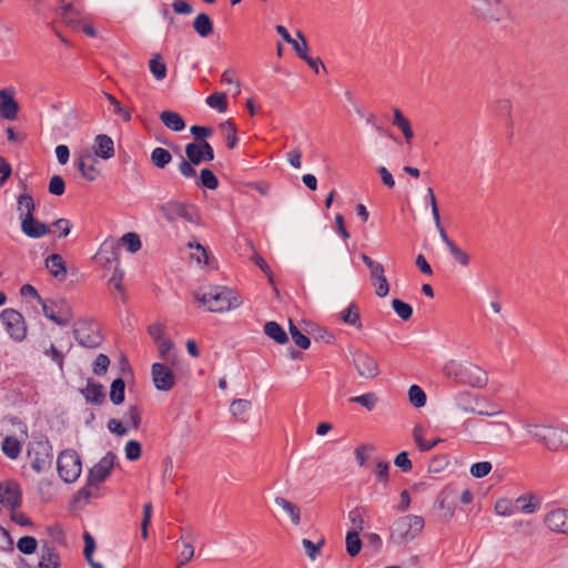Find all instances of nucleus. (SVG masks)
I'll return each instance as SVG.
<instances>
[{"label":"nucleus","instance_id":"obj_1","mask_svg":"<svg viewBox=\"0 0 568 568\" xmlns=\"http://www.w3.org/2000/svg\"><path fill=\"white\" fill-rule=\"evenodd\" d=\"M527 435L536 444L548 452L559 453L568 450V428L565 425L527 422L523 425Z\"/></svg>","mask_w":568,"mask_h":568},{"label":"nucleus","instance_id":"obj_2","mask_svg":"<svg viewBox=\"0 0 568 568\" xmlns=\"http://www.w3.org/2000/svg\"><path fill=\"white\" fill-rule=\"evenodd\" d=\"M195 298L210 312H226L242 304L241 296L225 286H210L195 293Z\"/></svg>","mask_w":568,"mask_h":568},{"label":"nucleus","instance_id":"obj_3","mask_svg":"<svg viewBox=\"0 0 568 568\" xmlns=\"http://www.w3.org/2000/svg\"><path fill=\"white\" fill-rule=\"evenodd\" d=\"M116 460L113 452H108L92 468L89 470L87 485L79 489L75 500L89 501L91 498L99 497V486L111 475Z\"/></svg>","mask_w":568,"mask_h":568},{"label":"nucleus","instance_id":"obj_4","mask_svg":"<svg viewBox=\"0 0 568 568\" xmlns=\"http://www.w3.org/2000/svg\"><path fill=\"white\" fill-rule=\"evenodd\" d=\"M443 373L446 377L453 378L455 382L469 385L471 387L481 388L487 384V374L479 366L471 363H460L450 359L445 363Z\"/></svg>","mask_w":568,"mask_h":568},{"label":"nucleus","instance_id":"obj_5","mask_svg":"<svg viewBox=\"0 0 568 568\" xmlns=\"http://www.w3.org/2000/svg\"><path fill=\"white\" fill-rule=\"evenodd\" d=\"M424 527L425 520L422 516H400L389 527V541L397 546H406L422 534Z\"/></svg>","mask_w":568,"mask_h":568},{"label":"nucleus","instance_id":"obj_6","mask_svg":"<svg viewBox=\"0 0 568 568\" xmlns=\"http://www.w3.org/2000/svg\"><path fill=\"white\" fill-rule=\"evenodd\" d=\"M158 211L169 223H175L181 220L193 225L202 224L197 207L189 202L171 199L160 203Z\"/></svg>","mask_w":568,"mask_h":568},{"label":"nucleus","instance_id":"obj_7","mask_svg":"<svg viewBox=\"0 0 568 568\" xmlns=\"http://www.w3.org/2000/svg\"><path fill=\"white\" fill-rule=\"evenodd\" d=\"M470 13L486 23L511 20V13L504 0H471Z\"/></svg>","mask_w":568,"mask_h":568},{"label":"nucleus","instance_id":"obj_8","mask_svg":"<svg viewBox=\"0 0 568 568\" xmlns=\"http://www.w3.org/2000/svg\"><path fill=\"white\" fill-rule=\"evenodd\" d=\"M57 466L61 479L65 483H74L82 473L81 458L73 449H65L60 453Z\"/></svg>","mask_w":568,"mask_h":568},{"label":"nucleus","instance_id":"obj_9","mask_svg":"<svg viewBox=\"0 0 568 568\" xmlns=\"http://www.w3.org/2000/svg\"><path fill=\"white\" fill-rule=\"evenodd\" d=\"M0 318L6 331L17 342H22L27 336V325L22 314L13 308H6L1 312Z\"/></svg>","mask_w":568,"mask_h":568},{"label":"nucleus","instance_id":"obj_10","mask_svg":"<svg viewBox=\"0 0 568 568\" xmlns=\"http://www.w3.org/2000/svg\"><path fill=\"white\" fill-rule=\"evenodd\" d=\"M27 454L32 469L37 473H41L51 466L52 452L47 442L31 443Z\"/></svg>","mask_w":568,"mask_h":568},{"label":"nucleus","instance_id":"obj_11","mask_svg":"<svg viewBox=\"0 0 568 568\" xmlns=\"http://www.w3.org/2000/svg\"><path fill=\"white\" fill-rule=\"evenodd\" d=\"M73 335L80 345L89 348H95L102 342L98 327L88 322H78Z\"/></svg>","mask_w":568,"mask_h":568},{"label":"nucleus","instance_id":"obj_12","mask_svg":"<svg viewBox=\"0 0 568 568\" xmlns=\"http://www.w3.org/2000/svg\"><path fill=\"white\" fill-rule=\"evenodd\" d=\"M42 306L43 314L50 321L59 326H68L71 322L70 310L63 301L55 302L45 300L40 304Z\"/></svg>","mask_w":568,"mask_h":568},{"label":"nucleus","instance_id":"obj_13","mask_svg":"<svg viewBox=\"0 0 568 568\" xmlns=\"http://www.w3.org/2000/svg\"><path fill=\"white\" fill-rule=\"evenodd\" d=\"M544 525L551 532L568 536V509L554 508L547 511L542 519Z\"/></svg>","mask_w":568,"mask_h":568},{"label":"nucleus","instance_id":"obj_14","mask_svg":"<svg viewBox=\"0 0 568 568\" xmlns=\"http://www.w3.org/2000/svg\"><path fill=\"white\" fill-rule=\"evenodd\" d=\"M22 501V491L18 483H0V504L10 510L20 508Z\"/></svg>","mask_w":568,"mask_h":568},{"label":"nucleus","instance_id":"obj_15","mask_svg":"<svg viewBox=\"0 0 568 568\" xmlns=\"http://www.w3.org/2000/svg\"><path fill=\"white\" fill-rule=\"evenodd\" d=\"M353 362L358 375L363 378L371 379L379 373L376 359L365 352H356Z\"/></svg>","mask_w":568,"mask_h":568},{"label":"nucleus","instance_id":"obj_16","mask_svg":"<svg viewBox=\"0 0 568 568\" xmlns=\"http://www.w3.org/2000/svg\"><path fill=\"white\" fill-rule=\"evenodd\" d=\"M152 378L156 389L168 392L175 385V376L173 372L161 363L152 365Z\"/></svg>","mask_w":568,"mask_h":568},{"label":"nucleus","instance_id":"obj_17","mask_svg":"<svg viewBox=\"0 0 568 568\" xmlns=\"http://www.w3.org/2000/svg\"><path fill=\"white\" fill-rule=\"evenodd\" d=\"M18 112L19 104L13 98L12 90H0V116L9 121H14L18 116Z\"/></svg>","mask_w":568,"mask_h":568},{"label":"nucleus","instance_id":"obj_18","mask_svg":"<svg viewBox=\"0 0 568 568\" xmlns=\"http://www.w3.org/2000/svg\"><path fill=\"white\" fill-rule=\"evenodd\" d=\"M541 506V498L535 493H527L520 495L515 500L516 511L524 514H534Z\"/></svg>","mask_w":568,"mask_h":568},{"label":"nucleus","instance_id":"obj_19","mask_svg":"<svg viewBox=\"0 0 568 568\" xmlns=\"http://www.w3.org/2000/svg\"><path fill=\"white\" fill-rule=\"evenodd\" d=\"M93 151L95 156L109 160L114 156L113 140L106 134H98L94 139Z\"/></svg>","mask_w":568,"mask_h":568},{"label":"nucleus","instance_id":"obj_20","mask_svg":"<svg viewBox=\"0 0 568 568\" xmlns=\"http://www.w3.org/2000/svg\"><path fill=\"white\" fill-rule=\"evenodd\" d=\"M97 162V159L89 153L80 155L78 160V169L88 181H95L100 174Z\"/></svg>","mask_w":568,"mask_h":568},{"label":"nucleus","instance_id":"obj_21","mask_svg":"<svg viewBox=\"0 0 568 568\" xmlns=\"http://www.w3.org/2000/svg\"><path fill=\"white\" fill-rule=\"evenodd\" d=\"M21 231L29 237L39 239L50 233L49 226L34 217L21 222Z\"/></svg>","mask_w":568,"mask_h":568},{"label":"nucleus","instance_id":"obj_22","mask_svg":"<svg viewBox=\"0 0 568 568\" xmlns=\"http://www.w3.org/2000/svg\"><path fill=\"white\" fill-rule=\"evenodd\" d=\"M45 267L49 270L50 274L62 281L67 276V266L65 262L60 254H51L45 258Z\"/></svg>","mask_w":568,"mask_h":568},{"label":"nucleus","instance_id":"obj_23","mask_svg":"<svg viewBox=\"0 0 568 568\" xmlns=\"http://www.w3.org/2000/svg\"><path fill=\"white\" fill-rule=\"evenodd\" d=\"M274 503L290 517L293 525L301 524V508L297 505L280 496L275 497Z\"/></svg>","mask_w":568,"mask_h":568},{"label":"nucleus","instance_id":"obj_24","mask_svg":"<svg viewBox=\"0 0 568 568\" xmlns=\"http://www.w3.org/2000/svg\"><path fill=\"white\" fill-rule=\"evenodd\" d=\"M392 123H393V125L397 126L402 131L406 142L410 143V141L414 138V132H413L410 122L403 114V112L399 109H397V108L393 110Z\"/></svg>","mask_w":568,"mask_h":568},{"label":"nucleus","instance_id":"obj_25","mask_svg":"<svg viewBox=\"0 0 568 568\" xmlns=\"http://www.w3.org/2000/svg\"><path fill=\"white\" fill-rule=\"evenodd\" d=\"M18 211L21 222L33 217L36 204L33 197L30 194L24 193L18 197Z\"/></svg>","mask_w":568,"mask_h":568},{"label":"nucleus","instance_id":"obj_26","mask_svg":"<svg viewBox=\"0 0 568 568\" xmlns=\"http://www.w3.org/2000/svg\"><path fill=\"white\" fill-rule=\"evenodd\" d=\"M85 400L91 404H101L104 399L103 386L99 383L89 381L85 388L82 389Z\"/></svg>","mask_w":568,"mask_h":568},{"label":"nucleus","instance_id":"obj_27","mask_svg":"<svg viewBox=\"0 0 568 568\" xmlns=\"http://www.w3.org/2000/svg\"><path fill=\"white\" fill-rule=\"evenodd\" d=\"M193 28L195 32L202 37L207 38L213 33V22L209 14L206 13H199L194 21H193Z\"/></svg>","mask_w":568,"mask_h":568},{"label":"nucleus","instance_id":"obj_28","mask_svg":"<svg viewBox=\"0 0 568 568\" xmlns=\"http://www.w3.org/2000/svg\"><path fill=\"white\" fill-rule=\"evenodd\" d=\"M119 255V243L114 240L105 241L100 248L98 258L103 263H111L112 261L118 262Z\"/></svg>","mask_w":568,"mask_h":568},{"label":"nucleus","instance_id":"obj_29","mask_svg":"<svg viewBox=\"0 0 568 568\" xmlns=\"http://www.w3.org/2000/svg\"><path fill=\"white\" fill-rule=\"evenodd\" d=\"M163 124L172 131L180 132L185 128V122L182 116L173 111H163L160 115Z\"/></svg>","mask_w":568,"mask_h":568},{"label":"nucleus","instance_id":"obj_30","mask_svg":"<svg viewBox=\"0 0 568 568\" xmlns=\"http://www.w3.org/2000/svg\"><path fill=\"white\" fill-rule=\"evenodd\" d=\"M39 568H60V558L53 548H42Z\"/></svg>","mask_w":568,"mask_h":568},{"label":"nucleus","instance_id":"obj_31","mask_svg":"<svg viewBox=\"0 0 568 568\" xmlns=\"http://www.w3.org/2000/svg\"><path fill=\"white\" fill-rule=\"evenodd\" d=\"M149 68L151 73L158 81H162L166 78L168 68L161 54H153L152 59L149 62Z\"/></svg>","mask_w":568,"mask_h":568},{"label":"nucleus","instance_id":"obj_32","mask_svg":"<svg viewBox=\"0 0 568 568\" xmlns=\"http://www.w3.org/2000/svg\"><path fill=\"white\" fill-rule=\"evenodd\" d=\"M264 333L278 344H285L288 341L285 331L276 322H267L264 325Z\"/></svg>","mask_w":568,"mask_h":568},{"label":"nucleus","instance_id":"obj_33","mask_svg":"<svg viewBox=\"0 0 568 568\" xmlns=\"http://www.w3.org/2000/svg\"><path fill=\"white\" fill-rule=\"evenodd\" d=\"M2 452L10 459H17L21 453V443L12 436H7L2 442Z\"/></svg>","mask_w":568,"mask_h":568},{"label":"nucleus","instance_id":"obj_34","mask_svg":"<svg viewBox=\"0 0 568 568\" xmlns=\"http://www.w3.org/2000/svg\"><path fill=\"white\" fill-rule=\"evenodd\" d=\"M84 540V556L88 560L91 568H103V565L101 562L94 561L92 558L93 551L95 549V540L94 538L89 534L84 532L83 535Z\"/></svg>","mask_w":568,"mask_h":568},{"label":"nucleus","instance_id":"obj_35","mask_svg":"<svg viewBox=\"0 0 568 568\" xmlns=\"http://www.w3.org/2000/svg\"><path fill=\"white\" fill-rule=\"evenodd\" d=\"M171 160V153L163 148H155L151 153V162L158 169H164Z\"/></svg>","mask_w":568,"mask_h":568},{"label":"nucleus","instance_id":"obj_36","mask_svg":"<svg viewBox=\"0 0 568 568\" xmlns=\"http://www.w3.org/2000/svg\"><path fill=\"white\" fill-rule=\"evenodd\" d=\"M341 320L344 323H346L348 325H353V326H355L357 328L362 327L361 316H359L358 308L353 303L345 311H343L341 313Z\"/></svg>","mask_w":568,"mask_h":568},{"label":"nucleus","instance_id":"obj_37","mask_svg":"<svg viewBox=\"0 0 568 568\" xmlns=\"http://www.w3.org/2000/svg\"><path fill=\"white\" fill-rule=\"evenodd\" d=\"M346 551L351 557H355L359 554L362 549V540L359 538V532L348 531L345 538Z\"/></svg>","mask_w":568,"mask_h":568},{"label":"nucleus","instance_id":"obj_38","mask_svg":"<svg viewBox=\"0 0 568 568\" xmlns=\"http://www.w3.org/2000/svg\"><path fill=\"white\" fill-rule=\"evenodd\" d=\"M185 154H186V159L195 165H199L202 162H205L204 156H203V150L201 149V142L200 143H195V142L187 143L185 145Z\"/></svg>","mask_w":568,"mask_h":568},{"label":"nucleus","instance_id":"obj_39","mask_svg":"<svg viewBox=\"0 0 568 568\" xmlns=\"http://www.w3.org/2000/svg\"><path fill=\"white\" fill-rule=\"evenodd\" d=\"M125 384L122 378H116L111 384L110 399L114 405H120L124 400Z\"/></svg>","mask_w":568,"mask_h":568},{"label":"nucleus","instance_id":"obj_40","mask_svg":"<svg viewBox=\"0 0 568 568\" xmlns=\"http://www.w3.org/2000/svg\"><path fill=\"white\" fill-rule=\"evenodd\" d=\"M408 399L409 403L416 407L420 408L426 405V394L418 385H412L408 389Z\"/></svg>","mask_w":568,"mask_h":568},{"label":"nucleus","instance_id":"obj_41","mask_svg":"<svg viewBox=\"0 0 568 568\" xmlns=\"http://www.w3.org/2000/svg\"><path fill=\"white\" fill-rule=\"evenodd\" d=\"M363 263L367 266L369 270V278L373 280L375 277H381L385 274V267L382 263L373 260L372 257L367 256L366 254H362L361 256Z\"/></svg>","mask_w":568,"mask_h":568},{"label":"nucleus","instance_id":"obj_42","mask_svg":"<svg viewBox=\"0 0 568 568\" xmlns=\"http://www.w3.org/2000/svg\"><path fill=\"white\" fill-rule=\"evenodd\" d=\"M206 104L219 112H225L227 109L226 94L224 92H215L206 98Z\"/></svg>","mask_w":568,"mask_h":568},{"label":"nucleus","instance_id":"obj_43","mask_svg":"<svg viewBox=\"0 0 568 568\" xmlns=\"http://www.w3.org/2000/svg\"><path fill=\"white\" fill-rule=\"evenodd\" d=\"M251 409V402L247 399H234L231 404L230 410L237 419H243L245 414Z\"/></svg>","mask_w":568,"mask_h":568},{"label":"nucleus","instance_id":"obj_44","mask_svg":"<svg viewBox=\"0 0 568 568\" xmlns=\"http://www.w3.org/2000/svg\"><path fill=\"white\" fill-rule=\"evenodd\" d=\"M121 244L126 247L130 253H135L141 248L140 236L134 232L125 233L121 240Z\"/></svg>","mask_w":568,"mask_h":568},{"label":"nucleus","instance_id":"obj_45","mask_svg":"<svg viewBox=\"0 0 568 568\" xmlns=\"http://www.w3.org/2000/svg\"><path fill=\"white\" fill-rule=\"evenodd\" d=\"M495 511L499 516L508 517L516 513L515 504L508 498H500L495 503Z\"/></svg>","mask_w":568,"mask_h":568},{"label":"nucleus","instance_id":"obj_46","mask_svg":"<svg viewBox=\"0 0 568 568\" xmlns=\"http://www.w3.org/2000/svg\"><path fill=\"white\" fill-rule=\"evenodd\" d=\"M199 185L206 187L209 190H215L219 186V180L212 170L203 169V170H201V173H200Z\"/></svg>","mask_w":568,"mask_h":568},{"label":"nucleus","instance_id":"obj_47","mask_svg":"<svg viewBox=\"0 0 568 568\" xmlns=\"http://www.w3.org/2000/svg\"><path fill=\"white\" fill-rule=\"evenodd\" d=\"M349 400L362 405L367 410H373L376 407L378 397L375 393H365L363 395L352 397Z\"/></svg>","mask_w":568,"mask_h":568},{"label":"nucleus","instance_id":"obj_48","mask_svg":"<svg viewBox=\"0 0 568 568\" xmlns=\"http://www.w3.org/2000/svg\"><path fill=\"white\" fill-rule=\"evenodd\" d=\"M183 549L181 550L179 558L180 559V566H184L194 557V546L192 540H187L183 536L180 538Z\"/></svg>","mask_w":568,"mask_h":568},{"label":"nucleus","instance_id":"obj_49","mask_svg":"<svg viewBox=\"0 0 568 568\" xmlns=\"http://www.w3.org/2000/svg\"><path fill=\"white\" fill-rule=\"evenodd\" d=\"M290 333L293 342L302 349H307L311 345V339L304 335L294 324L290 321Z\"/></svg>","mask_w":568,"mask_h":568},{"label":"nucleus","instance_id":"obj_50","mask_svg":"<svg viewBox=\"0 0 568 568\" xmlns=\"http://www.w3.org/2000/svg\"><path fill=\"white\" fill-rule=\"evenodd\" d=\"M221 128L225 134L226 145L230 149L235 148L237 143L236 126L232 121H225L221 124Z\"/></svg>","mask_w":568,"mask_h":568},{"label":"nucleus","instance_id":"obj_51","mask_svg":"<svg viewBox=\"0 0 568 568\" xmlns=\"http://www.w3.org/2000/svg\"><path fill=\"white\" fill-rule=\"evenodd\" d=\"M392 307L395 313L403 320L407 321L413 315V308L409 304L403 302L402 300L394 298L392 301Z\"/></svg>","mask_w":568,"mask_h":568},{"label":"nucleus","instance_id":"obj_52","mask_svg":"<svg viewBox=\"0 0 568 568\" xmlns=\"http://www.w3.org/2000/svg\"><path fill=\"white\" fill-rule=\"evenodd\" d=\"M38 541L34 537L24 536L21 537L17 542V548L20 552L31 555L37 550Z\"/></svg>","mask_w":568,"mask_h":568},{"label":"nucleus","instance_id":"obj_53","mask_svg":"<svg viewBox=\"0 0 568 568\" xmlns=\"http://www.w3.org/2000/svg\"><path fill=\"white\" fill-rule=\"evenodd\" d=\"M296 37H297V39H293V42H288V43L293 47V49L298 54V57L301 59H304V57L308 54L307 53L308 44H307L306 38L303 34V32H301V31L296 32Z\"/></svg>","mask_w":568,"mask_h":568},{"label":"nucleus","instance_id":"obj_54","mask_svg":"<svg viewBox=\"0 0 568 568\" xmlns=\"http://www.w3.org/2000/svg\"><path fill=\"white\" fill-rule=\"evenodd\" d=\"M105 99L109 101L111 106L113 108V112L122 118L125 122L131 120V113L122 106V104L110 93H104Z\"/></svg>","mask_w":568,"mask_h":568},{"label":"nucleus","instance_id":"obj_55","mask_svg":"<svg viewBox=\"0 0 568 568\" xmlns=\"http://www.w3.org/2000/svg\"><path fill=\"white\" fill-rule=\"evenodd\" d=\"M371 283L374 287V292L375 294L378 296V297H386L389 293V284H388V281L384 275H382L381 277H375L373 280H371Z\"/></svg>","mask_w":568,"mask_h":568},{"label":"nucleus","instance_id":"obj_56","mask_svg":"<svg viewBox=\"0 0 568 568\" xmlns=\"http://www.w3.org/2000/svg\"><path fill=\"white\" fill-rule=\"evenodd\" d=\"M124 423L135 429L140 427L141 413L136 406L129 407L128 412L124 414Z\"/></svg>","mask_w":568,"mask_h":568},{"label":"nucleus","instance_id":"obj_57","mask_svg":"<svg viewBox=\"0 0 568 568\" xmlns=\"http://www.w3.org/2000/svg\"><path fill=\"white\" fill-rule=\"evenodd\" d=\"M159 347L160 357L166 362H174V357L171 359V351L173 349V342L169 338H162L156 342Z\"/></svg>","mask_w":568,"mask_h":568},{"label":"nucleus","instance_id":"obj_58","mask_svg":"<svg viewBox=\"0 0 568 568\" xmlns=\"http://www.w3.org/2000/svg\"><path fill=\"white\" fill-rule=\"evenodd\" d=\"M491 463L489 462H478L471 465L470 474L475 478H483L487 476L491 471Z\"/></svg>","mask_w":568,"mask_h":568},{"label":"nucleus","instance_id":"obj_59","mask_svg":"<svg viewBox=\"0 0 568 568\" xmlns=\"http://www.w3.org/2000/svg\"><path fill=\"white\" fill-rule=\"evenodd\" d=\"M125 457L129 460H136L141 457L142 448L138 440H129L124 448Z\"/></svg>","mask_w":568,"mask_h":568},{"label":"nucleus","instance_id":"obj_60","mask_svg":"<svg viewBox=\"0 0 568 568\" xmlns=\"http://www.w3.org/2000/svg\"><path fill=\"white\" fill-rule=\"evenodd\" d=\"M348 519L353 525V529L351 531L359 532L364 529L365 521L364 517L359 509H353L348 513Z\"/></svg>","mask_w":568,"mask_h":568},{"label":"nucleus","instance_id":"obj_61","mask_svg":"<svg viewBox=\"0 0 568 568\" xmlns=\"http://www.w3.org/2000/svg\"><path fill=\"white\" fill-rule=\"evenodd\" d=\"M64 191V180L60 175H53L49 182V192L53 195H62Z\"/></svg>","mask_w":568,"mask_h":568},{"label":"nucleus","instance_id":"obj_62","mask_svg":"<svg viewBox=\"0 0 568 568\" xmlns=\"http://www.w3.org/2000/svg\"><path fill=\"white\" fill-rule=\"evenodd\" d=\"M109 365V357L104 354H99L93 363L92 371L95 375H103L106 373Z\"/></svg>","mask_w":568,"mask_h":568},{"label":"nucleus","instance_id":"obj_63","mask_svg":"<svg viewBox=\"0 0 568 568\" xmlns=\"http://www.w3.org/2000/svg\"><path fill=\"white\" fill-rule=\"evenodd\" d=\"M302 545L310 559L315 560L320 554L321 547L324 545V540H321L318 544H314L308 539H303Z\"/></svg>","mask_w":568,"mask_h":568},{"label":"nucleus","instance_id":"obj_64","mask_svg":"<svg viewBox=\"0 0 568 568\" xmlns=\"http://www.w3.org/2000/svg\"><path fill=\"white\" fill-rule=\"evenodd\" d=\"M453 257L462 265L467 266L469 264V255L458 247L455 243L448 247Z\"/></svg>","mask_w":568,"mask_h":568}]
</instances>
